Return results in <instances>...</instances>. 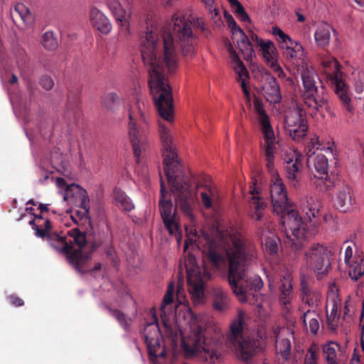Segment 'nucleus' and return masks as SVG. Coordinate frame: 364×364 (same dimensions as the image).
I'll use <instances>...</instances> for the list:
<instances>
[{"instance_id": "39", "label": "nucleus", "mask_w": 364, "mask_h": 364, "mask_svg": "<svg viewBox=\"0 0 364 364\" xmlns=\"http://www.w3.org/2000/svg\"><path fill=\"white\" fill-rule=\"evenodd\" d=\"M213 307L215 311L223 312L229 308V299L226 292L220 289L214 291Z\"/></svg>"}, {"instance_id": "5", "label": "nucleus", "mask_w": 364, "mask_h": 364, "mask_svg": "<svg viewBox=\"0 0 364 364\" xmlns=\"http://www.w3.org/2000/svg\"><path fill=\"white\" fill-rule=\"evenodd\" d=\"M42 231H44V238L47 239L49 245L65 255L68 262L77 272L81 274L86 272L83 266L90 259L91 255L90 252H82V248L87 243L85 231L73 228L68 230L66 235L51 232V223L48 219L46 220Z\"/></svg>"}, {"instance_id": "31", "label": "nucleus", "mask_w": 364, "mask_h": 364, "mask_svg": "<svg viewBox=\"0 0 364 364\" xmlns=\"http://www.w3.org/2000/svg\"><path fill=\"white\" fill-rule=\"evenodd\" d=\"M332 27L328 23L318 25L314 33V39L316 45L320 48L328 46L331 39Z\"/></svg>"}, {"instance_id": "8", "label": "nucleus", "mask_w": 364, "mask_h": 364, "mask_svg": "<svg viewBox=\"0 0 364 364\" xmlns=\"http://www.w3.org/2000/svg\"><path fill=\"white\" fill-rule=\"evenodd\" d=\"M129 138L136 161L139 163L149 146L147 122L139 102L129 109Z\"/></svg>"}, {"instance_id": "3", "label": "nucleus", "mask_w": 364, "mask_h": 364, "mask_svg": "<svg viewBox=\"0 0 364 364\" xmlns=\"http://www.w3.org/2000/svg\"><path fill=\"white\" fill-rule=\"evenodd\" d=\"M159 132L163 147L164 173L171 192L176 196V208H180L185 215L193 220L195 199L190 179L179 168V162L169 129L159 122Z\"/></svg>"}, {"instance_id": "17", "label": "nucleus", "mask_w": 364, "mask_h": 364, "mask_svg": "<svg viewBox=\"0 0 364 364\" xmlns=\"http://www.w3.org/2000/svg\"><path fill=\"white\" fill-rule=\"evenodd\" d=\"M106 3L119 26V40L127 39L130 34V14L127 12L119 0H106Z\"/></svg>"}, {"instance_id": "60", "label": "nucleus", "mask_w": 364, "mask_h": 364, "mask_svg": "<svg viewBox=\"0 0 364 364\" xmlns=\"http://www.w3.org/2000/svg\"><path fill=\"white\" fill-rule=\"evenodd\" d=\"M7 299L11 304L16 307L22 306L24 305L23 300L15 294L8 296Z\"/></svg>"}, {"instance_id": "29", "label": "nucleus", "mask_w": 364, "mask_h": 364, "mask_svg": "<svg viewBox=\"0 0 364 364\" xmlns=\"http://www.w3.org/2000/svg\"><path fill=\"white\" fill-rule=\"evenodd\" d=\"M301 291L303 302L310 307L318 305L321 299L320 293L313 289L304 279L301 282Z\"/></svg>"}, {"instance_id": "23", "label": "nucleus", "mask_w": 364, "mask_h": 364, "mask_svg": "<svg viewBox=\"0 0 364 364\" xmlns=\"http://www.w3.org/2000/svg\"><path fill=\"white\" fill-rule=\"evenodd\" d=\"M225 16L229 28H231L232 34L239 36L240 43H238V46L240 50L247 56H251L254 50H252V46L247 38V36L243 30L237 26L234 18L230 14L225 13Z\"/></svg>"}, {"instance_id": "41", "label": "nucleus", "mask_w": 364, "mask_h": 364, "mask_svg": "<svg viewBox=\"0 0 364 364\" xmlns=\"http://www.w3.org/2000/svg\"><path fill=\"white\" fill-rule=\"evenodd\" d=\"M272 34L276 37L279 46L282 49H284L288 46L294 45L295 41L292 40L291 37L286 34L280 28L274 26L272 28Z\"/></svg>"}, {"instance_id": "25", "label": "nucleus", "mask_w": 364, "mask_h": 364, "mask_svg": "<svg viewBox=\"0 0 364 364\" xmlns=\"http://www.w3.org/2000/svg\"><path fill=\"white\" fill-rule=\"evenodd\" d=\"M197 188L200 195L203 205L206 209H210L213 202L218 199L217 189L212 184L210 179L207 177L204 179V183L198 182Z\"/></svg>"}, {"instance_id": "6", "label": "nucleus", "mask_w": 364, "mask_h": 364, "mask_svg": "<svg viewBox=\"0 0 364 364\" xmlns=\"http://www.w3.org/2000/svg\"><path fill=\"white\" fill-rule=\"evenodd\" d=\"M191 332L182 338V348L188 357L196 355L202 361L214 364L223 355V341L218 336H209L205 323L195 318L190 325Z\"/></svg>"}, {"instance_id": "15", "label": "nucleus", "mask_w": 364, "mask_h": 364, "mask_svg": "<svg viewBox=\"0 0 364 364\" xmlns=\"http://www.w3.org/2000/svg\"><path fill=\"white\" fill-rule=\"evenodd\" d=\"M301 99L306 107L313 109L314 114L320 113L322 116H324L323 112L325 111L331 117H336V114L328 102V95L324 92L323 86L316 92H311L301 96Z\"/></svg>"}, {"instance_id": "19", "label": "nucleus", "mask_w": 364, "mask_h": 364, "mask_svg": "<svg viewBox=\"0 0 364 364\" xmlns=\"http://www.w3.org/2000/svg\"><path fill=\"white\" fill-rule=\"evenodd\" d=\"M302 155L294 150L287 152L284 158L287 177L295 185L299 179L302 167Z\"/></svg>"}, {"instance_id": "55", "label": "nucleus", "mask_w": 364, "mask_h": 364, "mask_svg": "<svg viewBox=\"0 0 364 364\" xmlns=\"http://www.w3.org/2000/svg\"><path fill=\"white\" fill-rule=\"evenodd\" d=\"M235 9V13L237 14L238 18L242 21H250V17L245 11L243 6L239 2L237 4L232 7Z\"/></svg>"}, {"instance_id": "33", "label": "nucleus", "mask_w": 364, "mask_h": 364, "mask_svg": "<svg viewBox=\"0 0 364 364\" xmlns=\"http://www.w3.org/2000/svg\"><path fill=\"white\" fill-rule=\"evenodd\" d=\"M279 291V302L282 306H287L294 298L292 284L289 277L287 278L284 277L281 279Z\"/></svg>"}, {"instance_id": "14", "label": "nucleus", "mask_w": 364, "mask_h": 364, "mask_svg": "<svg viewBox=\"0 0 364 364\" xmlns=\"http://www.w3.org/2000/svg\"><path fill=\"white\" fill-rule=\"evenodd\" d=\"M286 129L294 141H299L306 136L308 124L306 111L297 105L285 117Z\"/></svg>"}, {"instance_id": "48", "label": "nucleus", "mask_w": 364, "mask_h": 364, "mask_svg": "<svg viewBox=\"0 0 364 364\" xmlns=\"http://www.w3.org/2000/svg\"><path fill=\"white\" fill-rule=\"evenodd\" d=\"M338 348L339 346L334 342H329L323 346V353L328 364H336V348Z\"/></svg>"}, {"instance_id": "13", "label": "nucleus", "mask_w": 364, "mask_h": 364, "mask_svg": "<svg viewBox=\"0 0 364 364\" xmlns=\"http://www.w3.org/2000/svg\"><path fill=\"white\" fill-rule=\"evenodd\" d=\"M168 192L166 191L164 182L160 175V199L159 203L160 213L163 223L171 235H180L179 225L176 219V214L173 213V203L170 198H167Z\"/></svg>"}, {"instance_id": "56", "label": "nucleus", "mask_w": 364, "mask_h": 364, "mask_svg": "<svg viewBox=\"0 0 364 364\" xmlns=\"http://www.w3.org/2000/svg\"><path fill=\"white\" fill-rule=\"evenodd\" d=\"M205 5L212 18H215L219 15V10L214 5L213 0H200Z\"/></svg>"}, {"instance_id": "10", "label": "nucleus", "mask_w": 364, "mask_h": 364, "mask_svg": "<svg viewBox=\"0 0 364 364\" xmlns=\"http://www.w3.org/2000/svg\"><path fill=\"white\" fill-rule=\"evenodd\" d=\"M255 110L258 114V122L264 139V156L267 161V168L269 172L274 171V153L276 151L275 136L269 118L266 113L262 104L259 101L255 102Z\"/></svg>"}, {"instance_id": "59", "label": "nucleus", "mask_w": 364, "mask_h": 364, "mask_svg": "<svg viewBox=\"0 0 364 364\" xmlns=\"http://www.w3.org/2000/svg\"><path fill=\"white\" fill-rule=\"evenodd\" d=\"M248 40L250 41L251 45H252V42L255 43V45L259 47L265 41L260 38L257 34H255L252 31H249V36H247ZM253 47V46H252Z\"/></svg>"}, {"instance_id": "44", "label": "nucleus", "mask_w": 364, "mask_h": 364, "mask_svg": "<svg viewBox=\"0 0 364 364\" xmlns=\"http://www.w3.org/2000/svg\"><path fill=\"white\" fill-rule=\"evenodd\" d=\"M105 309L108 311V312L115 318V319L119 322V325L125 330L128 331L131 325V319L127 318V316L122 311L118 309H114L109 306L108 305H105Z\"/></svg>"}, {"instance_id": "40", "label": "nucleus", "mask_w": 364, "mask_h": 364, "mask_svg": "<svg viewBox=\"0 0 364 364\" xmlns=\"http://www.w3.org/2000/svg\"><path fill=\"white\" fill-rule=\"evenodd\" d=\"M319 314L315 310H307L301 316L302 323L305 327L309 322V330L311 333L316 335L319 329Z\"/></svg>"}, {"instance_id": "34", "label": "nucleus", "mask_w": 364, "mask_h": 364, "mask_svg": "<svg viewBox=\"0 0 364 364\" xmlns=\"http://www.w3.org/2000/svg\"><path fill=\"white\" fill-rule=\"evenodd\" d=\"M284 55H286L288 60H294V63H298L299 60L301 61V67L303 65H306L304 63V56L305 52L304 47L299 43L297 41H295L294 45L291 46H288L284 48Z\"/></svg>"}, {"instance_id": "62", "label": "nucleus", "mask_w": 364, "mask_h": 364, "mask_svg": "<svg viewBox=\"0 0 364 364\" xmlns=\"http://www.w3.org/2000/svg\"><path fill=\"white\" fill-rule=\"evenodd\" d=\"M352 257H353V248L351 246L348 245L346 247L345 250V257H344V261L346 264H350V262H352Z\"/></svg>"}, {"instance_id": "7", "label": "nucleus", "mask_w": 364, "mask_h": 364, "mask_svg": "<svg viewBox=\"0 0 364 364\" xmlns=\"http://www.w3.org/2000/svg\"><path fill=\"white\" fill-rule=\"evenodd\" d=\"M245 314L239 311L237 316L230 325V331L227 333L225 343L229 348L237 351L238 357L248 361L260 350L259 340L243 336Z\"/></svg>"}, {"instance_id": "43", "label": "nucleus", "mask_w": 364, "mask_h": 364, "mask_svg": "<svg viewBox=\"0 0 364 364\" xmlns=\"http://www.w3.org/2000/svg\"><path fill=\"white\" fill-rule=\"evenodd\" d=\"M173 294H174V284L173 283H170L168 286V289L166 293L165 294L163 299V302L161 306V317H163V314H168L172 312V306H170L173 301Z\"/></svg>"}, {"instance_id": "61", "label": "nucleus", "mask_w": 364, "mask_h": 364, "mask_svg": "<svg viewBox=\"0 0 364 364\" xmlns=\"http://www.w3.org/2000/svg\"><path fill=\"white\" fill-rule=\"evenodd\" d=\"M29 225L32 226L33 229L36 231V235L38 237L44 238V231H42V228L35 223V219L29 221Z\"/></svg>"}, {"instance_id": "20", "label": "nucleus", "mask_w": 364, "mask_h": 364, "mask_svg": "<svg viewBox=\"0 0 364 364\" xmlns=\"http://www.w3.org/2000/svg\"><path fill=\"white\" fill-rule=\"evenodd\" d=\"M307 166L310 168L314 166L316 173L314 178L318 179L317 186L323 183L326 187L329 185L326 184L328 178V159L323 154H317L314 156L307 158Z\"/></svg>"}, {"instance_id": "51", "label": "nucleus", "mask_w": 364, "mask_h": 364, "mask_svg": "<svg viewBox=\"0 0 364 364\" xmlns=\"http://www.w3.org/2000/svg\"><path fill=\"white\" fill-rule=\"evenodd\" d=\"M14 11L18 13L25 23L28 24L32 22V14L28 9L23 4H16Z\"/></svg>"}, {"instance_id": "54", "label": "nucleus", "mask_w": 364, "mask_h": 364, "mask_svg": "<svg viewBox=\"0 0 364 364\" xmlns=\"http://www.w3.org/2000/svg\"><path fill=\"white\" fill-rule=\"evenodd\" d=\"M192 27H195L196 28H198L200 31L204 33L206 37H208L210 34V31L207 28L204 21L200 18H193L192 20Z\"/></svg>"}, {"instance_id": "49", "label": "nucleus", "mask_w": 364, "mask_h": 364, "mask_svg": "<svg viewBox=\"0 0 364 364\" xmlns=\"http://www.w3.org/2000/svg\"><path fill=\"white\" fill-rule=\"evenodd\" d=\"M319 351V346L312 343L305 354L304 364H318Z\"/></svg>"}, {"instance_id": "42", "label": "nucleus", "mask_w": 364, "mask_h": 364, "mask_svg": "<svg viewBox=\"0 0 364 364\" xmlns=\"http://www.w3.org/2000/svg\"><path fill=\"white\" fill-rule=\"evenodd\" d=\"M173 294H174V284L173 283H170L168 286V289L166 293L165 294L163 299V302L161 306V317H163V314H168L172 312V306H170L173 301Z\"/></svg>"}, {"instance_id": "46", "label": "nucleus", "mask_w": 364, "mask_h": 364, "mask_svg": "<svg viewBox=\"0 0 364 364\" xmlns=\"http://www.w3.org/2000/svg\"><path fill=\"white\" fill-rule=\"evenodd\" d=\"M123 102L122 97L116 92H109L104 100L105 106L111 111L118 109Z\"/></svg>"}, {"instance_id": "12", "label": "nucleus", "mask_w": 364, "mask_h": 364, "mask_svg": "<svg viewBox=\"0 0 364 364\" xmlns=\"http://www.w3.org/2000/svg\"><path fill=\"white\" fill-rule=\"evenodd\" d=\"M328 248L319 243H314L305 252L306 267L317 276L326 274L331 266Z\"/></svg>"}, {"instance_id": "9", "label": "nucleus", "mask_w": 364, "mask_h": 364, "mask_svg": "<svg viewBox=\"0 0 364 364\" xmlns=\"http://www.w3.org/2000/svg\"><path fill=\"white\" fill-rule=\"evenodd\" d=\"M319 62L329 84L332 86L335 94L348 111L351 110L350 97L348 86L345 80V74L341 70L338 60L328 53L318 55Z\"/></svg>"}, {"instance_id": "36", "label": "nucleus", "mask_w": 364, "mask_h": 364, "mask_svg": "<svg viewBox=\"0 0 364 364\" xmlns=\"http://www.w3.org/2000/svg\"><path fill=\"white\" fill-rule=\"evenodd\" d=\"M259 234L261 235L262 244L264 246V251L269 255L277 253L280 243L279 238L272 232H269L270 235L266 236L264 230H262Z\"/></svg>"}, {"instance_id": "57", "label": "nucleus", "mask_w": 364, "mask_h": 364, "mask_svg": "<svg viewBox=\"0 0 364 364\" xmlns=\"http://www.w3.org/2000/svg\"><path fill=\"white\" fill-rule=\"evenodd\" d=\"M359 328L360 330V346H361L362 350L364 352V298L362 301V309H361V314H360V317Z\"/></svg>"}, {"instance_id": "64", "label": "nucleus", "mask_w": 364, "mask_h": 364, "mask_svg": "<svg viewBox=\"0 0 364 364\" xmlns=\"http://www.w3.org/2000/svg\"><path fill=\"white\" fill-rule=\"evenodd\" d=\"M159 349L160 348H156V355H157L156 358L159 357L165 358L166 355V350L164 349V348H163L162 350L159 353H158Z\"/></svg>"}, {"instance_id": "11", "label": "nucleus", "mask_w": 364, "mask_h": 364, "mask_svg": "<svg viewBox=\"0 0 364 364\" xmlns=\"http://www.w3.org/2000/svg\"><path fill=\"white\" fill-rule=\"evenodd\" d=\"M64 200L68 203H75L80 201V210L75 212L72 219L76 224L88 223L91 226V218L89 215L90 199L87 191L82 188L79 185L73 183L67 186L63 197Z\"/></svg>"}, {"instance_id": "18", "label": "nucleus", "mask_w": 364, "mask_h": 364, "mask_svg": "<svg viewBox=\"0 0 364 364\" xmlns=\"http://www.w3.org/2000/svg\"><path fill=\"white\" fill-rule=\"evenodd\" d=\"M154 322L146 324L144 329V341L147 346V351L150 360H156V348H161L160 337L161 336L158 326L157 318L154 316Z\"/></svg>"}, {"instance_id": "4", "label": "nucleus", "mask_w": 364, "mask_h": 364, "mask_svg": "<svg viewBox=\"0 0 364 364\" xmlns=\"http://www.w3.org/2000/svg\"><path fill=\"white\" fill-rule=\"evenodd\" d=\"M273 213L280 216L279 224L289 240L291 250L299 252L307 238V225L296 210L289 205L286 187L278 176H275L270 188Z\"/></svg>"}, {"instance_id": "52", "label": "nucleus", "mask_w": 364, "mask_h": 364, "mask_svg": "<svg viewBox=\"0 0 364 364\" xmlns=\"http://www.w3.org/2000/svg\"><path fill=\"white\" fill-rule=\"evenodd\" d=\"M353 86L355 92L361 94L364 91V73H358L355 75L353 81Z\"/></svg>"}, {"instance_id": "45", "label": "nucleus", "mask_w": 364, "mask_h": 364, "mask_svg": "<svg viewBox=\"0 0 364 364\" xmlns=\"http://www.w3.org/2000/svg\"><path fill=\"white\" fill-rule=\"evenodd\" d=\"M349 266V275L354 279L358 280L364 274V264L363 258H358L348 264Z\"/></svg>"}, {"instance_id": "53", "label": "nucleus", "mask_w": 364, "mask_h": 364, "mask_svg": "<svg viewBox=\"0 0 364 364\" xmlns=\"http://www.w3.org/2000/svg\"><path fill=\"white\" fill-rule=\"evenodd\" d=\"M321 144L319 142L318 136H314L311 139L306 147V156L307 158L316 155V150L320 149Z\"/></svg>"}, {"instance_id": "26", "label": "nucleus", "mask_w": 364, "mask_h": 364, "mask_svg": "<svg viewBox=\"0 0 364 364\" xmlns=\"http://www.w3.org/2000/svg\"><path fill=\"white\" fill-rule=\"evenodd\" d=\"M353 202L351 188L348 185H343L336 196L334 205L340 211L345 213L352 208Z\"/></svg>"}, {"instance_id": "50", "label": "nucleus", "mask_w": 364, "mask_h": 364, "mask_svg": "<svg viewBox=\"0 0 364 364\" xmlns=\"http://www.w3.org/2000/svg\"><path fill=\"white\" fill-rule=\"evenodd\" d=\"M41 43L48 50H54L58 46L57 38L52 31H47L43 35Z\"/></svg>"}, {"instance_id": "37", "label": "nucleus", "mask_w": 364, "mask_h": 364, "mask_svg": "<svg viewBox=\"0 0 364 364\" xmlns=\"http://www.w3.org/2000/svg\"><path fill=\"white\" fill-rule=\"evenodd\" d=\"M116 205L122 210L130 212L134 208V205L129 197L122 190L115 188L113 193Z\"/></svg>"}, {"instance_id": "30", "label": "nucleus", "mask_w": 364, "mask_h": 364, "mask_svg": "<svg viewBox=\"0 0 364 364\" xmlns=\"http://www.w3.org/2000/svg\"><path fill=\"white\" fill-rule=\"evenodd\" d=\"M267 100L271 103H279L282 100L280 87L276 78L269 76L267 78V83L264 87Z\"/></svg>"}, {"instance_id": "16", "label": "nucleus", "mask_w": 364, "mask_h": 364, "mask_svg": "<svg viewBox=\"0 0 364 364\" xmlns=\"http://www.w3.org/2000/svg\"><path fill=\"white\" fill-rule=\"evenodd\" d=\"M186 268L188 291L193 297L199 299L203 295L204 283L195 257L189 256L188 262H186Z\"/></svg>"}, {"instance_id": "22", "label": "nucleus", "mask_w": 364, "mask_h": 364, "mask_svg": "<svg viewBox=\"0 0 364 364\" xmlns=\"http://www.w3.org/2000/svg\"><path fill=\"white\" fill-rule=\"evenodd\" d=\"M301 78L302 81L301 96L309 94L311 92H316V90L319 89L318 86L319 77L316 70L311 66L308 65L302 66Z\"/></svg>"}, {"instance_id": "32", "label": "nucleus", "mask_w": 364, "mask_h": 364, "mask_svg": "<svg viewBox=\"0 0 364 364\" xmlns=\"http://www.w3.org/2000/svg\"><path fill=\"white\" fill-rule=\"evenodd\" d=\"M301 205L303 212L305 213L310 221H311V219L316 218L318 214L321 206L320 201L312 196L304 198L301 200Z\"/></svg>"}, {"instance_id": "28", "label": "nucleus", "mask_w": 364, "mask_h": 364, "mask_svg": "<svg viewBox=\"0 0 364 364\" xmlns=\"http://www.w3.org/2000/svg\"><path fill=\"white\" fill-rule=\"evenodd\" d=\"M232 61L235 63L234 69L235 73L241 78V87L245 97L247 101H250V92L247 87L245 80L242 78L244 76H248V72L244 63L240 60L237 54L232 50V47L230 45L229 48Z\"/></svg>"}, {"instance_id": "24", "label": "nucleus", "mask_w": 364, "mask_h": 364, "mask_svg": "<svg viewBox=\"0 0 364 364\" xmlns=\"http://www.w3.org/2000/svg\"><path fill=\"white\" fill-rule=\"evenodd\" d=\"M89 19L91 25L104 35H108L112 30L109 19L96 6L90 8Z\"/></svg>"}, {"instance_id": "35", "label": "nucleus", "mask_w": 364, "mask_h": 364, "mask_svg": "<svg viewBox=\"0 0 364 364\" xmlns=\"http://www.w3.org/2000/svg\"><path fill=\"white\" fill-rule=\"evenodd\" d=\"M338 296L335 294H332L331 296H328L327 299V306L331 305V310L330 314L328 313V310H326V317H327V323L329 328L332 330H335L337 328V319L338 318Z\"/></svg>"}, {"instance_id": "38", "label": "nucleus", "mask_w": 364, "mask_h": 364, "mask_svg": "<svg viewBox=\"0 0 364 364\" xmlns=\"http://www.w3.org/2000/svg\"><path fill=\"white\" fill-rule=\"evenodd\" d=\"M70 98V97H68ZM81 116V110L77 97H74L72 101L68 100L67 110L65 112L64 117L69 124L77 122Z\"/></svg>"}, {"instance_id": "63", "label": "nucleus", "mask_w": 364, "mask_h": 364, "mask_svg": "<svg viewBox=\"0 0 364 364\" xmlns=\"http://www.w3.org/2000/svg\"><path fill=\"white\" fill-rule=\"evenodd\" d=\"M304 353V350L301 347H300L299 346H296L294 355V359L295 360V361L297 362L299 360L301 359Z\"/></svg>"}, {"instance_id": "1", "label": "nucleus", "mask_w": 364, "mask_h": 364, "mask_svg": "<svg viewBox=\"0 0 364 364\" xmlns=\"http://www.w3.org/2000/svg\"><path fill=\"white\" fill-rule=\"evenodd\" d=\"M175 43L185 57L196 53L197 36L193 32L192 21L185 15L175 14L169 23V31L159 36L157 31H146L141 38V57L148 67L149 85L159 115L164 120H173L172 89L166 73H175L178 67Z\"/></svg>"}, {"instance_id": "27", "label": "nucleus", "mask_w": 364, "mask_h": 364, "mask_svg": "<svg viewBox=\"0 0 364 364\" xmlns=\"http://www.w3.org/2000/svg\"><path fill=\"white\" fill-rule=\"evenodd\" d=\"M250 194L251 195L250 205L255 210L252 217L256 220H260L262 218V210L266 208L267 203L264 199L260 196L259 190L256 186V182H253L250 186Z\"/></svg>"}, {"instance_id": "47", "label": "nucleus", "mask_w": 364, "mask_h": 364, "mask_svg": "<svg viewBox=\"0 0 364 364\" xmlns=\"http://www.w3.org/2000/svg\"><path fill=\"white\" fill-rule=\"evenodd\" d=\"M291 345L289 338H282L277 341L276 350L282 358L287 361L290 358Z\"/></svg>"}, {"instance_id": "2", "label": "nucleus", "mask_w": 364, "mask_h": 364, "mask_svg": "<svg viewBox=\"0 0 364 364\" xmlns=\"http://www.w3.org/2000/svg\"><path fill=\"white\" fill-rule=\"evenodd\" d=\"M205 240L203 252L210 264L217 270L228 265V281L238 300L252 304L263 287L260 277L250 274L248 265L257 258L255 245L250 240L240 236H234L231 242L222 247L207 232H202Z\"/></svg>"}, {"instance_id": "21", "label": "nucleus", "mask_w": 364, "mask_h": 364, "mask_svg": "<svg viewBox=\"0 0 364 364\" xmlns=\"http://www.w3.org/2000/svg\"><path fill=\"white\" fill-rule=\"evenodd\" d=\"M259 48L264 59L278 77H284L285 73L278 64V53L274 43L272 41H266Z\"/></svg>"}, {"instance_id": "58", "label": "nucleus", "mask_w": 364, "mask_h": 364, "mask_svg": "<svg viewBox=\"0 0 364 364\" xmlns=\"http://www.w3.org/2000/svg\"><path fill=\"white\" fill-rule=\"evenodd\" d=\"M40 85L46 90H50L54 85L53 79L48 75H43L40 79Z\"/></svg>"}]
</instances>
